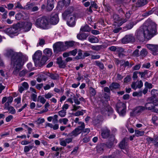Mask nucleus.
Instances as JSON below:
<instances>
[{"mask_svg":"<svg viewBox=\"0 0 158 158\" xmlns=\"http://www.w3.org/2000/svg\"><path fill=\"white\" fill-rule=\"evenodd\" d=\"M42 53L41 51L38 50L36 51L32 56V59L35 66L41 67L45 64L41 63L42 59L40 60V58L42 56Z\"/></svg>","mask_w":158,"mask_h":158,"instance_id":"20e7f679","label":"nucleus"},{"mask_svg":"<svg viewBox=\"0 0 158 158\" xmlns=\"http://www.w3.org/2000/svg\"><path fill=\"white\" fill-rule=\"evenodd\" d=\"M4 31L9 35L17 33V30L14 26L13 27H10L6 29Z\"/></svg>","mask_w":158,"mask_h":158,"instance_id":"a211bd4d","label":"nucleus"},{"mask_svg":"<svg viewBox=\"0 0 158 158\" xmlns=\"http://www.w3.org/2000/svg\"><path fill=\"white\" fill-rule=\"evenodd\" d=\"M54 0H47L46 5V9L47 11H50L54 8Z\"/></svg>","mask_w":158,"mask_h":158,"instance_id":"f3484780","label":"nucleus"},{"mask_svg":"<svg viewBox=\"0 0 158 158\" xmlns=\"http://www.w3.org/2000/svg\"><path fill=\"white\" fill-rule=\"evenodd\" d=\"M75 43V42L73 41H69L65 42V49L73 47Z\"/></svg>","mask_w":158,"mask_h":158,"instance_id":"473e14b6","label":"nucleus"},{"mask_svg":"<svg viewBox=\"0 0 158 158\" xmlns=\"http://www.w3.org/2000/svg\"><path fill=\"white\" fill-rule=\"evenodd\" d=\"M70 0H63V1H60L58 3V6L61 8L63 7L64 4L66 5H69L70 3Z\"/></svg>","mask_w":158,"mask_h":158,"instance_id":"c756f323","label":"nucleus"},{"mask_svg":"<svg viewBox=\"0 0 158 158\" xmlns=\"http://www.w3.org/2000/svg\"><path fill=\"white\" fill-rule=\"evenodd\" d=\"M74 8L73 6H69L62 14V17L64 20H65L67 18L70 16V15L73 12Z\"/></svg>","mask_w":158,"mask_h":158,"instance_id":"9d476101","label":"nucleus"},{"mask_svg":"<svg viewBox=\"0 0 158 158\" xmlns=\"http://www.w3.org/2000/svg\"><path fill=\"white\" fill-rule=\"evenodd\" d=\"M15 18L17 20H26L28 18V16L27 13L23 11L20 13L16 14Z\"/></svg>","mask_w":158,"mask_h":158,"instance_id":"9b49d317","label":"nucleus"},{"mask_svg":"<svg viewBox=\"0 0 158 158\" xmlns=\"http://www.w3.org/2000/svg\"><path fill=\"white\" fill-rule=\"evenodd\" d=\"M148 48L152 51L153 52V55H155L156 52H157L158 45L152 44H147V45Z\"/></svg>","mask_w":158,"mask_h":158,"instance_id":"6ab92c4d","label":"nucleus"},{"mask_svg":"<svg viewBox=\"0 0 158 158\" xmlns=\"http://www.w3.org/2000/svg\"><path fill=\"white\" fill-rule=\"evenodd\" d=\"M158 90L156 89H152L151 92V94L152 96L154 97H156L158 95Z\"/></svg>","mask_w":158,"mask_h":158,"instance_id":"6e6d98bb","label":"nucleus"},{"mask_svg":"<svg viewBox=\"0 0 158 158\" xmlns=\"http://www.w3.org/2000/svg\"><path fill=\"white\" fill-rule=\"evenodd\" d=\"M45 44V41L44 39L40 38L39 42L38 43L37 46H43Z\"/></svg>","mask_w":158,"mask_h":158,"instance_id":"13d9d810","label":"nucleus"},{"mask_svg":"<svg viewBox=\"0 0 158 158\" xmlns=\"http://www.w3.org/2000/svg\"><path fill=\"white\" fill-rule=\"evenodd\" d=\"M89 92L92 96H94L96 94V92L95 89L93 87H90L89 88Z\"/></svg>","mask_w":158,"mask_h":158,"instance_id":"49530a36","label":"nucleus"},{"mask_svg":"<svg viewBox=\"0 0 158 158\" xmlns=\"http://www.w3.org/2000/svg\"><path fill=\"white\" fill-rule=\"evenodd\" d=\"M37 101L38 102L40 101V102L44 104L46 100L44 97H42L40 96H39L38 97Z\"/></svg>","mask_w":158,"mask_h":158,"instance_id":"052dcab7","label":"nucleus"},{"mask_svg":"<svg viewBox=\"0 0 158 158\" xmlns=\"http://www.w3.org/2000/svg\"><path fill=\"white\" fill-rule=\"evenodd\" d=\"M4 55L10 58V65L13 71V73L16 75L21 69L24 62L28 60V57L21 52H17L11 49H7Z\"/></svg>","mask_w":158,"mask_h":158,"instance_id":"f03ea898","label":"nucleus"},{"mask_svg":"<svg viewBox=\"0 0 158 158\" xmlns=\"http://www.w3.org/2000/svg\"><path fill=\"white\" fill-rule=\"evenodd\" d=\"M69 52L70 56L72 55L74 56L76 55L77 52V49H75L72 51H69Z\"/></svg>","mask_w":158,"mask_h":158,"instance_id":"0e129e2a","label":"nucleus"},{"mask_svg":"<svg viewBox=\"0 0 158 158\" xmlns=\"http://www.w3.org/2000/svg\"><path fill=\"white\" fill-rule=\"evenodd\" d=\"M113 18L115 23H118L119 25L121 21H123V20H121V18L119 17L118 15L117 14H114L113 16Z\"/></svg>","mask_w":158,"mask_h":158,"instance_id":"7c9ffc66","label":"nucleus"},{"mask_svg":"<svg viewBox=\"0 0 158 158\" xmlns=\"http://www.w3.org/2000/svg\"><path fill=\"white\" fill-rule=\"evenodd\" d=\"M156 24L154 22L146 21L136 31L135 36L140 41L143 42L145 39L149 40L156 34Z\"/></svg>","mask_w":158,"mask_h":158,"instance_id":"f257e3e1","label":"nucleus"},{"mask_svg":"<svg viewBox=\"0 0 158 158\" xmlns=\"http://www.w3.org/2000/svg\"><path fill=\"white\" fill-rule=\"evenodd\" d=\"M75 17L71 16L67 21V24L70 27H73L75 24Z\"/></svg>","mask_w":158,"mask_h":158,"instance_id":"5701e85b","label":"nucleus"},{"mask_svg":"<svg viewBox=\"0 0 158 158\" xmlns=\"http://www.w3.org/2000/svg\"><path fill=\"white\" fill-rule=\"evenodd\" d=\"M89 34H88L82 33L78 34L77 35V37L78 39L81 40H86Z\"/></svg>","mask_w":158,"mask_h":158,"instance_id":"393cba45","label":"nucleus"},{"mask_svg":"<svg viewBox=\"0 0 158 158\" xmlns=\"http://www.w3.org/2000/svg\"><path fill=\"white\" fill-rule=\"evenodd\" d=\"M56 63L58 65L60 68H65L66 67V61L62 60V57L60 56L57 58Z\"/></svg>","mask_w":158,"mask_h":158,"instance_id":"ddd939ff","label":"nucleus"},{"mask_svg":"<svg viewBox=\"0 0 158 158\" xmlns=\"http://www.w3.org/2000/svg\"><path fill=\"white\" fill-rule=\"evenodd\" d=\"M116 107L117 111L126 108L125 104L123 102L118 103L116 105Z\"/></svg>","mask_w":158,"mask_h":158,"instance_id":"2f4dec72","label":"nucleus"},{"mask_svg":"<svg viewBox=\"0 0 158 158\" xmlns=\"http://www.w3.org/2000/svg\"><path fill=\"white\" fill-rule=\"evenodd\" d=\"M146 140L148 144L151 143H155L158 141V137L156 136H154L153 138L148 137L146 138Z\"/></svg>","mask_w":158,"mask_h":158,"instance_id":"bb28decb","label":"nucleus"},{"mask_svg":"<svg viewBox=\"0 0 158 158\" xmlns=\"http://www.w3.org/2000/svg\"><path fill=\"white\" fill-rule=\"evenodd\" d=\"M32 23L29 22L24 23L23 27V31L24 32H27L29 31L31 28Z\"/></svg>","mask_w":158,"mask_h":158,"instance_id":"412c9836","label":"nucleus"},{"mask_svg":"<svg viewBox=\"0 0 158 158\" xmlns=\"http://www.w3.org/2000/svg\"><path fill=\"white\" fill-rule=\"evenodd\" d=\"M127 142H126L125 138L123 139L120 142L119 144V147L121 149H125L127 148Z\"/></svg>","mask_w":158,"mask_h":158,"instance_id":"b1692460","label":"nucleus"},{"mask_svg":"<svg viewBox=\"0 0 158 158\" xmlns=\"http://www.w3.org/2000/svg\"><path fill=\"white\" fill-rule=\"evenodd\" d=\"M59 21L58 15L57 14H52L50 19V23L53 25L57 24Z\"/></svg>","mask_w":158,"mask_h":158,"instance_id":"f8f14e48","label":"nucleus"},{"mask_svg":"<svg viewBox=\"0 0 158 158\" xmlns=\"http://www.w3.org/2000/svg\"><path fill=\"white\" fill-rule=\"evenodd\" d=\"M110 130L106 128L102 130L101 135L103 138L106 139L110 136Z\"/></svg>","mask_w":158,"mask_h":158,"instance_id":"dca6fc26","label":"nucleus"},{"mask_svg":"<svg viewBox=\"0 0 158 158\" xmlns=\"http://www.w3.org/2000/svg\"><path fill=\"white\" fill-rule=\"evenodd\" d=\"M35 25L38 27L47 29L49 25V20L45 16L40 17L36 20Z\"/></svg>","mask_w":158,"mask_h":158,"instance_id":"7ed1b4c3","label":"nucleus"},{"mask_svg":"<svg viewBox=\"0 0 158 158\" xmlns=\"http://www.w3.org/2000/svg\"><path fill=\"white\" fill-rule=\"evenodd\" d=\"M131 14L130 11L127 12L125 14L126 19L123 20V21H121L119 25H121L123 23L126 22L127 21V19L130 17Z\"/></svg>","mask_w":158,"mask_h":158,"instance_id":"f704fd0d","label":"nucleus"},{"mask_svg":"<svg viewBox=\"0 0 158 158\" xmlns=\"http://www.w3.org/2000/svg\"><path fill=\"white\" fill-rule=\"evenodd\" d=\"M155 104L149 102L146 103L145 104V106L144 107L145 108V110H152L153 111Z\"/></svg>","mask_w":158,"mask_h":158,"instance_id":"c85d7f7f","label":"nucleus"},{"mask_svg":"<svg viewBox=\"0 0 158 158\" xmlns=\"http://www.w3.org/2000/svg\"><path fill=\"white\" fill-rule=\"evenodd\" d=\"M54 52L57 54L59 52L63 51L65 50L64 45L63 42H58L56 43L53 45Z\"/></svg>","mask_w":158,"mask_h":158,"instance_id":"423d86ee","label":"nucleus"},{"mask_svg":"<svg viewBox=\"0 0 158 158\" xmlns=\"http://www.w3.org/2000/svg\"><path fill=\"white\" fill-rule=\"evenodd\" d=\"M91 30V28L87 25L81 27L80 29V31L82 32H89Z\"/></svg>","mask_w":158,"mask_h":158,"instance_id":"4c0bfd02","label":"nucleus"},{"mask_svg":"<svg viewBox=\"0 0 158 158\" xmlns=\"http://www.w3.org/2000/svg\"><path fill=\"white\" fill-rule=\"evenodd\" d=\"M15 8H19L20 9H24V7H23L21 4L19 2L15 4Z\"/></svg>","mask_w":158,"mask_h":158,"instance_id":"e2e57ef3","label":"nucleus"},{"mask_svg":"<svg viewBox=\"0 0 158 158\" xmlns=\"http://www.w3.org/2000/svg\"><path fill=\"white\" fill-rule=\"evenodd\" d=\"M148 3V0H138L136 2V6L138 7L143 6Z\"/></svg>","mask_w":158,"mask_h":158,"instance_id":"4be33fe9","label":"nucleus"},{"mask_svg":"<svg viewBox=\"0 0 158 158\" xmlns=\"http://www.w3.org/2000/svg\"><path fill=\"white\" fill-rule=\"evenodd\" d=\"M158 12V8L157 7H154L150 10L148 11H147L142 14V16L144 17H147L152 15L153 13L156 14V12Z\"/></svg>","mask_w":158,"mask_h":158,"instance_id":"4468645a","label":"nucleus"},{"mask_svg":"<svg viewBox=\"0 0 158 158\" xmlns=\"http://www.w3.org/2000/svg\"><path fill=\"white\" fill-rule=\"evenodd\" d=\"M33 6V4L32 3H27V5L24 7V10H29L31 9H32V7Z\"/></svg>","mask_w":158,"mask_h":158,"instance_id":"8fccbe9b","label":"nucleus"},{"mask_svg":"<svg viewBox=\"0 0 158 158\" xmlns=\"http://www.w3.org/2000/svg\"><path fill=\"white\" fill-rule=\"evenodd\" d=\"M117 10L118 11L119 14L122 15H123L124 14L123 10L124 6L123 5H120L118 7H116Z\"/></svg>","mask_w":158,"mask_h":158,"instance_id":"58836bf2","label":"nucleus"},{"mask_svg":"<svg viewBox=\"0 0 158 158\" xmlns=\"http://www.w3.org/2000/svg\"><path fill=\"white\" fill-rule=\"evenodd\" d=\"M7 110L9 111V113L12 114H15L16 113L15 109L12 106H10L8 108Z\"/></svg>","mask_w":158,"mask_h":158,"instance_id":"5fc2aeb1","label":"nucleus"},{"mask_svg":"<svg viewBox=\"0 0 158 158\" xmlns=\"http://www.w3.org/2000/svg\"><path fill=\"white\" fill-rule=\"evenodd\" d=\"M101 46L97 45V46H93L91 47V48L92 49L94 50L97 51H98L101 49Z\"/></svg>","mask_w":158,"mask_h":158,"instance_id":"774afa93","label":"nucleus"},{"mask_svg":"<svg viewBox=\"0 0 158 158\" xmlns=\"http://www.w3.org/2000/svg\"><path fill=\"white\" fill-rule=\"evenodd\" d=\"M116 143L117 142L115 140V136L114 135H111L105 144L107 148H110L112 147L114 143Z\"/></svg>","mask_w":158,"mask_h":158,"instance_id":"1a4fd4ad","label":"nucleus"},{"mask_svg":"<svg viewBox=\"0 0 158 158\" xmlns=\"http://www.w3.org/2000/svg\"><path fill=\"white\" fill-rule=\"evenodd\" d=\"M117 111L120 116H124L126 114V108Z\"/></svg>","mask_w":158,"mask_h":158,"instance_id":"864d4df0","label":"nucleus"},{"mask_svg":"<svg viewBox=\"0 0 158 158\" xmlns=\"http://www.w3.org/2000/svg\"><path fill=\"white\" fill-rule=\"evenodd\" d=\"M105 109L106 111H107L108 116L111 115L112 117L114 119L116 118V115L115 114H113L114 112L113 109L110 106L108 105L106 106Z\"/></svg>","mask_w":158,"mask_h":158,"instance_id":"2eb2a0df","label":"nucleus"},{"mask_svg":"<svg viewBox=\"0 0 158 158\" xmlns=\"http://www.w3.org/2000/svg\"><path fill=\"white\" fill-rule=\"evenodd\" d=\"M120 85L117 82H113L109 85V88L112 91L114 89H119L120 87Z\"/></svg>","mask_w":158,"mask_h":158,"instance_id":"a878e982","label":"nucleus"},{"mask_svg":"<svg viewBox=\"0 0 158 158\" xmlns=\"http://www.w3.org/2000/svg\"><path fill=\"white\" fill-rule=\"evenodd\" d=\"M144 131H140L139 130H135V134L136 136L138 137L139 136H142L144 134Z\"/></svg>","mask_w":158,"mask_h":158,"instance_id":"3c124183","label":"nucleus"},{"mask_svg":"<svg viewBox=\"0 0 158 158\" xmlns=\"http://www.w3.org/2000/svg\"><path fill=\"white\" fill-rule=\"evenodd\" d=\"M93 123L94 126L98 127L100 125L101 121L98 118H96L93 121Z\"/></svg>","mask_w":158,"mask_h":158,"instance_id":"79ce46f5","label":"nucleus"},{"mask_svg":"<svg viewBox=\"0 0 158 158\" xmlns=\"http://www.w3.org/2000/svg\"><path fill=\"white\" fill-rule=\"evenodd\" d=\"M82 111L85 113V110H82L81 111H78L75 113L73 114V115L76 116H79L80 115H83L84 114Z\"/></svg>","mask_w":158,"mask_h":158,"instance_id":"de8ad7c7","label":"nucleus"},{"mask_svg":"<svg viewBox=\"0 0 158 158\" xmlns=\"http://www.w3.org/2000/svg\"><path fill=\"white\" fill-rule=\"evenodd\" d=\"M24 23L23 22H20L16 24L14 26L18 30L19 28H22L23 29L24 26Z\"/></svg>","mask_w":158,"mask_h":158,"instance_id":"a18cd8bd","label":"nucleus"},{"mask_svg":"<svg viewBox=\"0 0 158 158\" xmlns=\"http://www.w3.org/2000/svg\"><path fill=\"white\" fill-rule=\"evenodd\" d=\"M133 26V23H130L126 25L124 27L123 29L124 31H126L130 30L132 28Z\"/></svg>","mask_w":158,"mask_h":158,"instance_id":"c03bdc74","label":"nucleus"},{"mask_svg":"<svg viewBox=\"0 0 158 158\" xmlns=\"http://www.w3.org/2000/svg\"><path fill=\"white\" fill-rule=\"evenodd\" d=\"M148 54V52L146 49L143 48L142 49L140 52V56L142 57H145Z\"/></svg>","mask_w":158,"mask_h":158,"instance_id":"37998d69","label":"nucleus"},{"mask_svg":"<svg viewBox=\"0 0 158 158\" xmlns=\"http://www.w3.org/2000/svg\"><path fill=\"white\" fill-rule=\"evenodd\" d=\"M145 110L144 106H137L133 109L130 112V116L135 117L139 115L141 113Z\"/></svg>","mask_w":158,"mask_h":158,"instance_id":"39448f33","label":"nucleus"},{"mask_svg":"<svg viewBox=\"0 0 158 158\" xmlns=\"http://www.w3.org/2000/svg\"><path fill=\"white\" fill-rule=\"evenodd\" d=\"M77 97H76L75 95L73 96V99L74 103L77 105H79L81 103L80 101L78 99Z\"/></svg>","mask_w":158,"mask_h":158,"instance_id":"680f3d73","label":"nucleus"},{"mask_svg":"<svg viewBox=\"0 0 158 158\" xmlns=\"http://www.w3.org/2000/svg\"><path fill=\"white\" fill-rule=\"evenodd\" d=\"M33 147V146L29 145L26 146L24 147V151L25 152H28L30 149H31Z\"/></svg>","mask_w":158,"mask_h":158,"instance_id":"603ef678","label":"nucleus"},{"mask_svg":"<svg viewBox=\"0 0 158 158\" xmlns=\"http://www.w3.org/2000/svg\"><path fill=\"white\" fill-rule=\"evenodd\" d=\"M80 134L78 131H77L76 129H75L72 132L68 135H67V137H72L73 138L74 137L77 136L78 135Z\"/></svg>","mask_w":158,"mask_h":158,"instance_id":"cd10ccee","label":"nucleus"},{"mask_svg":"<svg viewBox=\"0 0 158 158\" xmlns=\"http://www.w3.org/2000/svg\"><path fill=\"white\" fill-rule=\"evenodd\" d=\"M44 55L42 57L41 63L45 64L46 61L52 56V50L49 48H46L43 51Z\"/></svg>","mask_w":158,"mask_h":158,"instance_id":"0eeeda50","label":"nucleus"},{"mask_svg":"<svg viewBox=\"0 0 158 158\" xmlns=\"http://www.w3.org/2000/svg\"><path fill=\"white\" fill-rule=\"evenodd\" d=\"M77 52L78 55L75 57V59L77 60L79 59H83L84 56H83L82 51L81 49H79Z\"/></svg>","mask_w":158,"mask_h":158,"instance_id":"e433bc0d","label":"nucleus"},{"mask_svg":"<svg viewBox=\"0 0 158 158\" xmlns=\"http://www.w3.org/2000/svg\"><path fill=\"white\" fill-rule=\"evenodd\" d=\"M85 127V125H84L83 123V125H81L80 126H78L76 128V129L80 133L83 131V130L84 129Z\"/></svg>","mask_w":158,"mask_h":158,"instance_id":"bf43d9fd","label":"nucleus"},{"mask_svg":"<svg viewBox=\"0 0 158 158\" xmlns=\"http://www.w3.org/2000/svg\"><path fill=\"white\" fill-rule=\"evenodd\" d=\"M135 41V38L132 34L126 35L122 39V42L123 44H126L129 43H133Z\"/></svg>","mask_w":158,"mask_h":158,"instance_id":"6e6552de","label":"nucleus"},{"mask_svg":"<svg viewBox=\"0 0 158 158\" xmlns=\"http://www.w3.org/2000/svg\"><path fill=\"white\" fill-rule=\"evenodd\" d=\"M105 147L106 145L104 143H101L98 144L96 147L97 152L99 153H102L104 151V148Z\"/></svg>","mask_w":158,"mask_h":158,"instance_id":"aec40b11","label":"nucleus"},{"mask_svg":"<svg viewBox=\"0 0 158 158\" xmlns=\"http://www.w3.org/2000/svg\"><path fill=\"white\" fill-rule=\"evenodd\" d=\"M88 40L91 43H97L98 42V39L96 37L90 36L88 38Z\"/></svg>","mask_w":158,"mask_h":158,"instance_id":"72a5a7b5","label":"nucleus"},{"mask_svg":"<svg viewBox=\"0 0 158 158\" xmlns=\"http://www.w3.org/2000/svg\"><path fill=\"white\" fill-rule=\"evenodd\" d=\"M103 4L104 6L105 10L110 13V9H111V7L110 5L109 4H105V3H103Z\"/></svg>","mask_w":158,"mask_h":158,"instance_id":"09e8293b","label":"nucleus"},{"mask_svg":"<svg viewBox=\"0 0 158 158\" xmlns=\"http://www.w3.org/2000/svg\"><path fill=\"white\" fill-rule=\"evenodd\" d=\"M144 85L145 87H147L148 89L149 88V89L152 88L153 86V85L152 84L149 83L148 82H146L145 83Z\"/></svg>","mask_w":158,"mask_h":158,"instance_id":"338daca9","label":"nucleus"},{"mask_svg":"<svg viewBox=\"0 0 158 158\" xmlns=\"http://www.w3.org/2000/svg\"><path fill=\"white\" fill-rule=\"evenodd\" d=\"M95 65L99 67V69L101 70H103L104 69V66L102 63L99 61H95Z\"/></svg>","mask_w":158,"mask_h":158,"instance_id":"c9c22d12","label":"nucleus"},{"mask_svg":"<svg viewBox=\"0 0 158 158\" xmlns=\"http://www.w3.org/2000/svg\"><path fill=\"white\" fill-rule=\"evenodd\" d=\"M7 6L5 5V7L7 8L8 10H11L13 9L14 5L12 3H9L7 5Z\"/></svg>","mask_w":158,"mask_h":158,"instance_id":"69168bd1","label":"nucleus"},{"mask_svg":"<svg viewBox=\"0 0 158 158\" xmlns=\"http://www.w3.org/2000/svg\"><path fill=\"white\" fill-rule=\"evenodd\" d=\"M66 110H62L59 111V115L61 117H64L66 114Z\"/></svg>","mask_w":158,"mask_h":158,"instance_id":"4d7b16f0","label":"nucleus"},{"mask_svg":"<svg viewBox=\"0 0 158 158\" xmlns=\"http://www.w3.org/2000/svg\"><path fill=\"white\" fill-rule=\"evenodd\" d=\"M48 76L50 77L51 79L54 80H56L58 79L59 78V76L58 74L53 73L48 74Z\"/></svg>","mask_w":158,"mask_h":158,"instance_id":"a19ab883","label":"nucleus"},{"mask_svg":"<svg viewBox=\"0 0 158 158\" xmlns=\"http://www.w3.org/2000/svg\"><path fill=\"white\" fill-rule=\"evenodd\" d=\"M156 97H154L153 96L149 98L148 99V101L152 103L156 104V103H158V100L155 99Z\"/></svg>","mask_w":158,"mask_h":158,"instance_id":"ea45409f","label":"nucleus"}]
</instances>
